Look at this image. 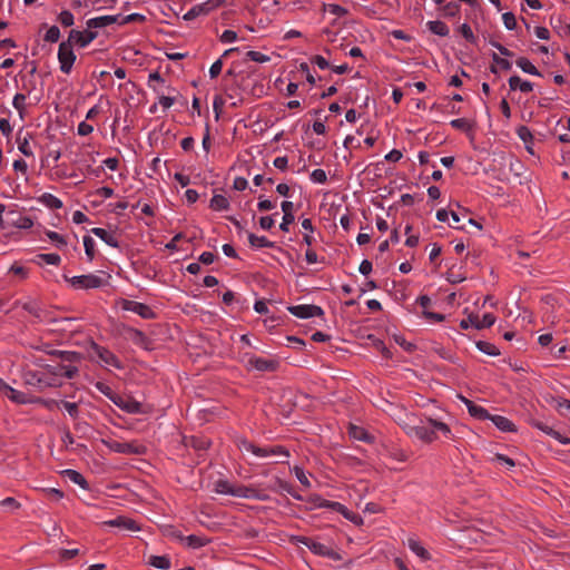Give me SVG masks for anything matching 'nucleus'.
<instances>
[{"label":"nucleus","mask_w":570,"mask_h":570,"mask_svg":"<svg viewBox=\"0 0 570 570\" xmlns=\"http://www.w3.org/2000/svg\"><path fill=\"white\" fill-rule=\"evenodd\" d=\"M450 125L459 130H469L471 127L469 121L464 118L453 119L451 120Z\"/></svg>","instance_id":"56"},{"label":"nucleus","mask_w":570,"mask_h":570,"mask_svg":"<svg viewBox=\"0 0 570 570\" xmlns=\"http://www.w3.org/2000/svg\"><path fill=\"white\" fill-rule=\"evenodd\" d=\"M6 224L9 226H14L22 229L31 228L33 225V222L28 216H22L18 213L10 212L7 214L6 217Z\"/></svg>","instance_id":"12"},{"label":"nucleus","mask_w":570,"mask_h":570,"mask_svg":"<svg viewBox=\"0 0 570 570\" xmlns=\"http://www.w3.org/2000/svg\"><path fill=\"white\" fill-rule=\"evenodd\" d=\"M3 394L14 403H18V404L27 403L26 394L20 391L14 390L13 387H11L9 385H8V387H6V391Z\"/></svg>","instance_id":"32"},{"label":"nucleus","mask_w":570,"mask_h":570,"mask_svg":"<svg viewBox=\"0 0 570 570\" xmlns=\"http://www.w3.org/2000/svg\"><path fill=\"white\" fill-rule=\"evenodd\" d=\"M534 425L539 430L544 432L546 434H548L551 438L560 441L562 444H569L570 443V440L568 438H562L561 434L558 431L553 430L552 428L548 426L547 424L541 423V422H537Z\"/></svg>","instance_id":"28"},{"label":"nucleus","mask_w":570,"mask_h":570,"mask_svg":"<svg viewBox=\"0 0 570 570\" xmlns=\"http://www.w3.org/2000/svg\"><path fill=\"white\" fill-rule=\"evenodd\" d=\"M287 309L292 315L298 318H312L324 314L320 306L312 304L292 305L288 306Z\"/></svg>","instance_id":"7"},{"label":"nucleus","mask_w":570,"mask_h":570,"mask_svg":"<svg viewBox=\"0 0 570 570\" xmlns=\"http://www.w3.org/2000/svg\"><path fill=\"white\" fill-rule=\"evenodd\" d=\"M247 366L259 372H273L277 367V362L252 355L247 360Z\"/></svg>","instance_id":"10"},{"label":"nucleus","mask_w":570,"mask_h":570,"mask_svg":"<svg viewBox=\"0 0 570 570\" xmlns=\"http://www.w3.org/2000/svg\"><path fill=\"white\" fill-rule=\"evenodd\" d=\"M234 484L226 480H218L214 483V491L219 494L233 495Z\"/></svg>","instance_id":"34"},{"label":"nucleus","mask_w":570,"mask_h":570,"mask_svg":"<svg viewBox=\"0 0 570 570\" xmlns=\"http://www.w3.org/2000/svg\"><path fill=\"white\" fill-rule=\"evenodd\" d=\"M297 541L308 548L313 553L322 557L334 558L335 552L327 546L308 537H299Z\"/></svg>","instance_id":"8"},{"label":"nucleus","mask_w":570,"mask_h":570,"mask_svg":"<svg viewBox=\"0 0 570 570\" xmlns=\"http://www.w3.org/2000/svg\"><path fill=\"white\" fill-rule=\"evenodd\" d=\"M58 60L60 63V70L63 73H70L72 66L76 61V55L72 50V46L68 41H62L58 49Z\"/></svg>","instance_id":"6"},{"label":"nucleus","mask_w":570,"mask_h":570,"mask_svg":"<svg viewBox=\"0 0 570 570\" xmlns=\"http://www.w3.org/2000/svg\"><path fill=\"white\" fill-rule=\"evenodd\" d=\"M401 426L410 438H415L425 443L436 440L438 432H441L446 438L452 435L450 428L445 423L431 417L420 419L417 422L415 419L409 417V422L402 423Z\"/></svg>","instance_id":"1"},{"label":"nucleus","mask_w":570,"mask_h":570,"mask_svg":"<svg viewBox=\"0 0 570 570\" xmlns=\"http://www.w3.org/2000/svg\"><path fill=\"white\" fill-rule=\"evenodd\" d=\"M58 21L63 26V27H71L75 22V17L72 14L71 11L69 10H63L59 13L58 16Z\"/></svg>","instance_id":"39"},{"label":"nucleus","mask_w":570,"mask_h":570,"mask_svg":"<svg viewBox=\"0 0 570 570\" xmlns=\"http://www.w3.org/2000/svg\"><path fill=\"white\" fill-rule=\"evenodd\" d=\"M70 283L76 288L81 289H90V288H99L107 285V279L97 274H87L80 276H73L70 279Z\"/></svg>","instance_id":"4"},{"label":"nucleus","mask_w":570,"mask_h":570,"mask_svg":"<svg viewBox=\"0 0 570 570\" xmlns=\"http://www.w3.org/2000/svg\"><path fill=\"white\" fill-rule=\"evenodd\" d=\"M275 207H276V203L272 202L269 199L259 200V203L257 204V208H258L259 212L272 210Z\"/></svg>","instance_id":"59"},{"label":"nucleus","mask_w":570,"mask_h":570,"mask_svg":"<svg viewBox=\"0 0 570 570\" xmlns=\"http://www.w3.org/2000/svg\"><path fill=\"white\" fill-rule=\"evenodd\" d=\"M331 510L340 512L343 514L346 519L353 520V513L346 509L342 503L332 501L331 503Z\"/></svg>","instance_id":"46"},{"label":"nucleus","mask_w":570,"mask_h":570,"mask_svg":"<svg viewBox=\"0 0 570 570\" xmlns=\"http://www.w3.org/2000/svg\"><path fill=\"white\" fill-rule=\"evenodd\" d=\"M248 242L252 247L256 248H272L274 243L268 240L265 236H256L255 234H248Z\"/></svg>","instance_id":"30"},{"label":"nucleus","mask_w":570,"mask_h":570,"mask_svg":"<svg viewBox=\"0 0 570 570\" xmlns=\"http://www.w3.org/2000/svg\"><path fill=\"white\" fill-rule=\"evenodd\" d=\"M154 90L157 92L158 95V100H159V104L165 108V109H168L170 108L174 104H175V98L174 97H169V96H165L160 89L154 87Z\"/></svg>","instance_id":"40"},{"label":"nucleus","mask_w":570,"mask_h":570,"mask_svg":"<svg viewBox=\"0 0 570 570\" xmlns=\"http://www.w3.org/2000/svg\"><path fill=\"white\" fill-rule=\"evenodd\" d=\"M348 435L357 441H363L365 443H372L374 441V436L371 435L364 428L351 424L348 428Z\"/></svg>","instance_id":"16"},{"label":"nucleus","mask_w":570,"mask_h":570,"mask_svg":"<svg viewBox=\"0 0 570 570\" xmlns=\"http://www.w3.org/2000/svg\"><path fill=\"white\" fill-rule=\"evenodd\" d=\"M460 32L469 42H471V43L475 42L476 38L473 35V31H472V29H471V27L469 24L463 23L460 27Z\"/></svg>","instance_id":"52"},{"label":"nucleus","mask_w":570,"mask_h":570,"mask_svg":"<svg viewBox=\"0 0 570 570\" xmlns=\"http://www.w3.org/2000/svg\"><path fill=\"white\" fill-rule=\"evenodd\" d=\"M185 540L187 542V546L194 549L204 547L207 542L204 538L194 534L186 537Z\"/></svg>","instance_id":"44"},{"label":"nucleus","mask_w":570,"mask_h":570,"mask_svg":"<svg viewBox=\"0 0 570 570\" xmlns=\"http://www.w3.org/2000/svg\"><path fill=\"white\" fill-rule=\"evenodd\" d=\"M237 40V33L233 30H225L220 36V41L224 43H230Z\"/></svg>","instance_id":"58"},{"label":"nucleus","mask_w":570,"mask_h":570,"mask_svg":"<svg viewBox=\"0 0 570 570\" xmlns=\"http://www.w3.org/2000/svg\"><path fill=\"white\" fill-rule=\"evenodd\" d=\"M409 548L411 551H413L417 557H420L422 560L430 559V553L426 549H424L421 543L414 539H409Z\"/></svg>","instance_id":"33"},{"label":"nucleus","mask_w":570,"mask_h":570,"mask_svg":"<svg viewBox=\"0 0 570 570\" xmlns=\"http://www.w3.org/2000/svg\"><path fill=\"white\" fill-rule=\"evenodd\" d=\"M114 404L129 414L142 413L141 403H139L138 401H136L135 399H131V397H125L121 395H117Z\"/></svg>","instance_id":"11"},{"label":"nucleus","mask_w":570,"mask_h":570,"mask_svg":"<svg viewBox=\"0 0 570 570\" xmlns=\"http://www.w3.org/2000/svg\"><path fill=\"white\" fill-rule=\"evenodd\" d=\"M0 505L10 511L18 510L21 504L14 498H6L0 502Z\"/></svg>","instance_id":"50"},{"label":"nucleus","mask_w":570,"mask_h":570,"mask_svg":"<svg viewBox=\"0 0 570 570\" xmlns=\"http://www.w3.org/2000/svg\"><path fill=\"white\" fill-rule=\"evenodd\" d=\"M97 37V32L95 31H79V30H71L69 32L68 42H70L71 46L78 45L81 48L87 47L89 43H91Z\"/></svg>","instance_id":"9"},{"label":"nucleus","mask_w":570,"mask_h":570,"mask_svg":"<svg viewBox=\"0 0 570 570\" xmlns=\"http://www.w3.org/2000/svg\"><path fill=\"white\" fill-rule=\"evenodd\" d=\"M46 264H49V265H59L60 264V256L58 254H53V253H50V254H42L40 256Z\"/></svg>","instance_id":"57"},{"label":"nucleus","mask_w":570,"mask_h":570,"mask_svg":"<svg viewBox=\"0 0 570 570\" xmlns=\"http://www.w3.org/2000/svg\"><path fill=\"white\" fill-rule=\"evenodd\" d=\"M117 21L116 16H100L96 18H91L87 21V27L91 28H104L110 26Z\"/></svg>","instance_id":"22"},{"label":"nucleus","mask_w":570,"mask_h":570,"mask_svg":"<svg viewBox=\"0 0 570 570\" xmlns=\"http://www.w3.org/2000/svg\"><path fill=\"white\" fill-rule=\"evenodd\" d=\"M104 443L114 452L117 453H139L138 449L132 444L127 442H118V441H104Z\"/></svg>","instance_id":"17"},{"label":"nucleus","mask_w":570,"mask_h":570,"mask_svg":"<svg viewBox=\"0 0 570 570\" xmlns=\"http://www.w3.org/2000/svg\"><path fill=\"white\" fill-rule=\"evenodd\" d=\"M95 387L101 393L104 394L105 396H107L112 403L115 402L116 397H117V393H115L112 391V389L107 385L106 383L104 382H97L95 384Z\"/></svg>","instance_id":"37"},{"label":"nucleus","mask_w":570,"mask_h":570,"mask_svg":"<svg viewBox=\"0 0 570 570\" xmlns=\"http://www.w3.org/2000/svg\"><path fill=\"white\" fill-rule=\"evenodd\" d=\"M275 224V220L273 216H263L259 219V225L263 229L268 230L271 229Z\"/></svg>","instance_id":"63"},{"label":"nucleus","mask_w":570,"mask_h":570,"mask_svg":"<svg viewBox=\"0 0 570 570\" xmlns=\"http://www.w3.org/2000/svg\"><path fill=\"white\" fill-rule=\"evenodd\" d=\"M209 207L214 210H227L229 208V202L224 195L216 194L210 199Z\"/></svg>","instance_id":"29"},{"label":"nucleus","mask_w":570,"mask_h":570,"mask_svg":"<svg viewBox=\"0 0 570 570\" xmlns=\"http://www.w3.org/2000/svg\"><path fill=\"white\" fill-rule=\"evenodd\" d=\"M492 60L494 63L500 66V68H502L503 70H510L512 67V63L508 59L501 58L495 52L492 53Z\"/></svg>","instance_id":"54"},{"label":"nucleus","mask_w":570,"mask_h":570,"mask_svg":"<svg viewBox=\"0 0 570 570\" xmlns=\"http://www.w3.org/2000/svg\"><path fill=\"white\" fill-rule=\"evenodd\" d=\"M66 474L71 482L78 484L82 489H88V482L83 475L75 470H66Z\"/></svg>","instance_id":"35"},{"label":"nucleus","mask_w":570,"mask_h":570,"mask_svg":"<svg viewBox=\"0 0 570 570\" xmlns=\"http://www.w3.org/2000/svg\"><path fill=\"white\" fill-rule=\"evenodd\" d=\"M489 420L503 432H512L515 430L514 424L507 417L501 415H490Z\"/></svg>","instance_id":"24"},{"label":"nucleus","mask_w":570,"mask_h":570,"mask_svg":"<svg viewBox=\"0 0 570 570\" xmlns=\"http://www.w3.org/2000/svg\"><path fill=\"white\" fill-rule=\"evenodd\" d=\"M311 179L314 183L325 184L327 180V176L323 169H314L311 174Z\"/></svg>","instance_id":"53"},{"label":"nucleus","mask_w":570,"mask_h":570,"mask_svg":"<svg viewBox=\"0 0 570 570\" xmlns=\"http://www.w3.org/2000/svg\"><path fill=\"white\" fill-rule=\"evenodd\" d=\"M148 563L163 570H168L171 567L170 559L167 556H150Z\"/></svg>","instance_id":"27"},{"label":"nucleus","mask_w":570,"mask_h":570,"mask_svg":"<svg viewBox=\"0 0 570 570\" xmlns=\"http://www.w3.org/2000/svg\"><path fill=\"white\" fill-rule=\"evenodd\" d=\"M95 245H96V243L92 237H90L88 235L83 236L85 253L89 261H92L95 257V254H96Z\"/></svg>","instance_id":"38"},{"label":"nucleus","mask_w":570,"mask_h":570,"mask_svg":"<svg viewBox=\"0 0 570 570\" xmlns=\"http://www.w3.org/2000/svg\"><path fill=\"white\" fill-rule=\"evenodd\" d=\"M233 497L244 498V499H256V500H265L266 497L261 494L257 490L246 485H234Z\"/></svg>","instance_id":"13"},{"label":"nucleus","mask_w":570,"mask_h":570,"mask_svg":"<svg viewBox=\"0 0 570 570\" xmlns=\"http://www.w3.org/2000/svg\"><path fill=\"white\" fill-rule=\"evenodd\" d=\"M240 451L250 452L258 458H269V456H283L288 458V451L281 446L274 445L268 448H261L247 440H242L238 444Z\"/></svg>","instance_id":"3"},{"label":"nucleus","mask_w":570,"mask_h":570,"mask_svg":"<svg viewBox=\"0 0 570 570\" xmlns=\"http://www.w3.org/2000/svg\"><path fill=\"white\" fill-rule=\"evenodd\" d=\"M94 130V127L86 121H82L78 125L77 131L80 136H88Z\"/></svg>","instance_id":"61"},{"label":"nucleus","mask_w":570,"mask_h":570,"mask_svg":"<svg viewBox=\"0 0 570 570\" xmlns=\"http://www.w3.org/2000/svg\"><path fill=\"white\" fill-rule=\"evenodd\" d=\"M90 232L95 236L100 238L102 242H105L107 245L115 247V248H117L119 246L117 237L114 234L107 232L106 229L100 228V227H94Z\"/></svg>","instance_id":"19"},{"label":"nucleus","mask_w":570,"mask_h":570,"mask_svg":"<svg viewBox=\"0 0 570 570\" xmlns=\"http://www.w3.org/2000/svg\"><path fill=\"white\" fill-rule=\"evenodd\" d=\"M517 66L524 72L541 76L540 71L531 63V61L524 57H520L515 60Z\"/></svg>","instance_id":"31"},{"label":"nucleus","mask_w":570,"mask_h":570,"mask_svg":"<svg viewBox=\"0 0 570 570\" xmlns=\"http://www.w3.org/2000/svg\"><path fill=\"white\" fill-rule=\"evenodd\" d=\"M443 12L445 17H455L460 12V3L459 2H449L443 7Z\"/></svg>","instance_id":"43"},{"label":"nucleus","mask_w":570,"mask_h":570,"mask_svg":"<svg viewBox=\"0 0 570 570\" xmlns=\"http://www.w3.org/2000/svg\"><path fill=\"white\" fill-rule=\"evenodd\" d=\"M104 524L107 527L121 528V529L128 530V531H138L139 530V527L136 523V521L132 519L126 518V517H118L116 519L105 521Z\"/></svg>","instance_id":"14"},{"label":"nucleus","mask_w":570,"mask_h":570,"mask_svg":"<svg viewBox=\"0 0 570 570\" xmlns=\"http://www.w3.org/2000/svg\"><path fill=\"white\" fill-rule=\"evenodd\" d=\"M276 483L281 491H284V492L291 494L293 498H295L297 500H302V497L294 492L293 487L288 482L277 479Z\"/></svg>","instance_id":"41"},{"label":"nucleus","mask_w":570,"mask_h":570,"mask_svg":"<svg viewBox=\"0 0 570 570\" xmlns=\"http://www.w3.org/2000/svg\"><path fill=\"white\" fill-rule=\"evenodd\" d=\"M476 347H478L481 352H483V353H485V354H488V355H491V356H495V355H499V354H500V352H499L498 347H497L494 344L489 343V342L479 341V342L476 343Z\"/></svg>","instance_id":"36"},{"label":"nucleus","mask_w":570,"mask_h":570,"mask_svg":"<svg viewBox=\"0 0 570 570\" xmlns=\"http://www.w3.org/2000/svg\"><path fill=\"white\" fill-rule=\"evenodd\" d=\"M60 38V30L57 26H51L46 35H45V41L47 42H57Z\"/></svg>","instance_id":"42"},{"label":"nucleus","mask_w":570,"mask_h":570,"mask_svg":"<svg viewBox=\"0 0 570 570\" xmlns=\"http://www.w3.org/2000/svg\"><path fill=\"white\" fill-rule=\"evenodd\" d=\"M469 321L472 322V325L475 328L481 330L492 326L495 322V317L492 314L487 313L482 316V318H480L478 315H470Z\"/></svg>","instance_id":"20"},{"label":"nucleus","mask_w":570,"mask_h":570,"mask_svg":"<svg viewBox=\"0 0 570 570\" xmlns=\"http://www.w3.org/2000/svg\"><path fill=\"white\" fill-rule=\"evenodd\" d=\"M462 401L464 402V404L468 407L469 413L473 417L479 419V420H489L491 414L484 407L476 405L475 403H473L472 401H470L465 397H462Z\"/></svg>","instance_id":"18"},{"label":"nucleus","mask_w":570,"mask_h":570,"mask_svg":"<svg viewBox=\"0 0 570 570\" xmlns=\"http://www.w3.org/2000/svg\"><path fill=\"white\" fill-rule=\"evenodd\" d=\"M294 472H295V475L296 478L298 479V481L304 485V487H309L311 483L306 476V474L304 473L303 469L298 468V466H295L294 469Z\"/></svg>","instance_id":"62"},{"label":"nucleus","mask_w":570,"mask_h":570,"mask_svg":"<svg viewBox=\"0 0 570 570\" xmlns=\"http://www.w3.org/2000/svg\"><path fill=\"white\" fill-rule=\"evenodd\" d=\"M503 24L508 30H514L517 28V19L512 12H505L502 14Z\"/></svg>","instance_id":"47"},{"label":"nucleus","mask_w":570,"mask_h":570,"mask_svg":"<svg viewBox=\"0 0 570 570\" xmlns=\"http://www.w3.org/2000/svg\"><path fill=\"white\" fill-rule=\"evenodd\" d=\"M61 405L63 406V409L68 412V414L71 417H73V419L78 417L79 409H78L77 403H71V402H68V401H61Z\"/></svg>","instance_id":"51"},{"label":"nucleus","mask_w":570,"mask_h":570,"mask_svg":"<svg viewBox=\"0 0 570 570\" xmlns=\"http://www.w3.org/2000/svg\"><path fill=\"white\" fill-rule=\"evenodd\" d=\"M39 202L50 209H60L62 202L50 193H45L39 197Z\"/></svg>","instance_id":"25"},{"label":"nucleus","mask_w":570,"mask_h":570,"mask_svg":"<svg viewBox=\"0 0 570 570\" xmlns=\"http://www.w3.org/2000/svg\"><path fill=\"white\" fill-rule=\"evenodd\" d=\"M55 354L59 355L62 362L73 363L79 360V354L76 352H55Z\"/></svg>","instance_id":"49"},{"label":"nucleus","mask_w":570,"mask_h":570,"mask_svg":"<svg viewBox=\"0 0 570 570\" xmlns=\"http://www.w3.org/2000/svg\"><path fill=\"white\" fill-rule=\"evenodd\" d=\"M509 86L511 90L520 89V91L528 94L533 90V85L530 81L522 80L519 76L509 78Z\"/></svg>","instance_id":"21"},{"label":"nucleus","mask_w":570,"mask_h":570,"mask_svg":"<svg viewBox=\"0 0 570 570\" xmlns=\"http://www.w3.org/2000/svg\"><path fill=\"white\" fill-rule=\"evenodd\" d=\"M490 45L495 48L502 56L504 57H512L513 56V52L510 51L508 48H505L504 46H502L500 42L498 41H494V40H491L490 41Z\"/></svg>","instance_id":"60"},{"label":"nucleus","mask_w":570,"mask_h":570,"mask_svg":"<svg viewBox=\"0 0 570 570\" xmlns=\"http://www.w3.org/2000/svg\"><path fill=\"white\" fill-rule=\"evenodd\" d=\"M89 355L92 361H96L105 366H112L117 370L124 368L122 362L111 351L98 345L97 343H91Z\"/></svg>","instance_id":"2"},{"label":"nucleus","mask_w":570,"mask_h":570,"mask_svg":"<svg viewBox=\"0 0 570 570\" xmlns=\"http://www.w3.org/2000/svg\"><path fill=\"white\" fill-rule=\"evenodd\" d=\"M246 58L248 60H252L255 62H261V63L269 61L268 56H266L259 51H253V50L246 52Z\"/></svg>","instance_id":"45"},{"label":"nucleus","mask_w":570,"mask_h":570,"mask_svg":"<svg viewBox=\"0 0 570 570\" xmlns=\"http://www.w3.org/2000/svg\"><path fill=\"white\" fill-rule=\"evenodd\" d=\"M239 51L238 48H230L224 51L222 57L216 60L209 68V76L212 79L218 77V75L222 72L223 69V59L232 55L233 52Z\"/></svg>","instance_id":"23"},{"label":"nucleus","mask_w":570,"mask_h":570,"mask_svg":"<svg viewBox=\"0 0 570 570\" xmlns=\"http://www.w3.org/2000/svg\"><path fill=\"white\" fill-rule=\"evenodd\" d=\"M125 308L136 313L137 315L146 320L151 318L154 316V312L150 309V307L142 303L129 301L126 302Z\"/></svg>","instance_id":"15"},{"label":"nucleus","mask_w":570,"mask_h":570,"mask_svg":"<svg viewBox=\"0 0 570 570\" xmlns=\"http://www.w3.org/2000/svg\"><path fill=\"white\" fill-rule=\"evenodd\" d=\"M426 27L432 33L438 35L440 37H446L449 36L450 32L449 27L440 20L428 21Z\"/></svg>","instance_id":"26"},{"label":"nucleus","mask_w":570,"mask_h":570,"mask_svg":"<svg viewBox=\"0 0 570 570\" xmlns=\"http://www.w3.org/2000/svg\"><path fill=\"white\" fill-rule=\"evenodd\" d=\"M129 338L137 345H144L147 342L146 335L138 330H130Z\"/></svg>","instance_id":"48"},{"label":"nucleus","mask_w":570,"mask_h":570,"mask_svg":"<svg viewBox=\"0 0 570 570\" xmlns=\"http://www.w3.org/2000/svg\"><path fill=\"white\" fill-rule=\"evenodd\" d=\"M26 95L16 94L12 100V106L21 114L24 109Z\"/></svg>","instance_id":"55"},{"label":"nucleus","mask_w":570,"mask_h":570,"mask_svg":"<svg viewBox=\"0 0 570 570\" xmlns=\"http://www.w3.org/2000/svg\"><path fill=\"white\" fill-rule=\"evenodd\" d=\"M47 236L52 240V242H56L58 246H66L67 245V242L65 240V238L59 235L58 233L56 232H51L49 230L47 233Z\"/></svg>","instance_id":"64"},{"label":"nucleus","mask_w":570,"mask_h":570,"mask_svg":"<svg viewBox=\"0 0 570 570\" xmlns=\"http://www.w3.org/2000/svg\"><path fill=\"white\" fill-rule=\"evenodd\" d=\"M224 2L225 0H207L205 2L195 4L184 14L183 18L186 21H190L197 17L207 16L213 10L219 8Z\"/></svg>","instance_id":"5"}]
</instances>
